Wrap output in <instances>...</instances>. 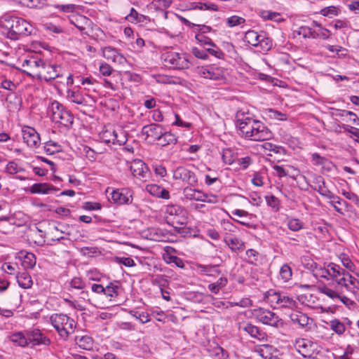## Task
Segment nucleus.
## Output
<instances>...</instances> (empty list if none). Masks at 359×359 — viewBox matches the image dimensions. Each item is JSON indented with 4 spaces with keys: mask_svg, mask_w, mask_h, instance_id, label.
Returning a JSON list of instances; mask_svg holds the SVG:
<instances>
[{
    "mask_svg": "<svg viewBox=\"0 0 359 359\" xmlns=\"http://www.w3.org/2000/svg\"><path fill=\"white\" fill-rule=\"evenodd\" d=\"M317 290L320 293L327 296L333 300L340 297V294L337 287L335 289H332L329 285L320 284L318 285Z\"/></svg>",
    "mask_w": 359,
    "mask_h": 359,
    "instance_id": "e433bc0d",
    "label": "nucleus"
},
{
    "mask_svg": "<svg viewBox=\"0 0 359 359\" xmlns=\"http://www.w3.org/2000/svg\"><path fill=\"white\" fill-rule=\"evenodd\" d=\"M304 222L297 218H288L287 226L292 231H298L304 228Z\"/></svg>",
    "mask_w": 359,
    "mask_h": 359,
    "instance_id": "603ef678",
    "label": "nucleus"
},
{
    "mask_svg": "<svg viewBox=\"0 0 359 359\" xmlns=\"http://www.w3.org/2000/svg\"><path fill=\"white\" fill-rule=\"evenodd\" d=\"M47 114L53 122L59 125V127L62 126L67 130L72 127L74 116L57 100L49 103Z\"/></svg>",
    "mask_w": 359,
    "mask_h": 359,
    "instance_id": "f03ea898",
    "label": "nucleus"
},
{
    "mask_svg": "<svg viewBox=\"0 0 359 359\" xmlns=\"http://www.w3.org/2000/svg\"><path fill=\"white\" fill-rule=\"evenodd\" d=\"M120 290V285L118 282H111L104 288V294L110 297V300L113 298L117 297L118 295V290Z\"/></svg>",
    "mask_w": 359,
    "mask_h": 359,
    "instance_id": "37998d69",
    "label": "nucleus"
},
{
    "mask_svg": "<svg viewBox=\"0 0 359 359\" xmlns=\"http://www.w3.org/2000/svg\"><path fill=\"white\" fill-rule=\"evenodd\" d=\"M162 135L158 138L156 144L161 147H166L170 145H175L177 143V135L171 131L167 130L165 128L162 131Z\"/></svg>",
    "mask_w": 359,
    "mask_h": 359,
    "instance_id": "c756f323",
    "label": "nucleus"
},
{
    "mask_svg": "<svg viewBox=\"0 0 359 359\" xmlns=\"http://www.w3.org/2000/svg\"><path fill=\"white\" fill-rule=\"evenodd\" d=\"M164 127L158 123H150L142 127L141 133L145 136V140L152 143L157 142L158 138L162 135Z\"/></svg>",
    "mask_w": 359,
    "mask_h": 359,
    "instance_id": "4468645a",
    "label": "nucleus"
},
{
    "mask_svg": "<svg viewBox=\"0 0 359 359\" xmlns=\"http://www.w3.org/2000/svg\"><path fill=\"white\" fill-rule=\"evenodd\" d=\"M239 330L243 331L248 334L252 338L256 339L260 341L267 340V334L259 327L252 324L251 323H242L239 325Z\"/></svg>",
    "mask_w": 359,
    "mask_h": 359,
    "instance_id": "f3484780",
    "label": "nucleus"
},
{
    "mask_svg": "<svg viewBox=\"0 0 359 359\" xmlns=\"http://www.w3.org/2000/svg\"><path fill=\"white\" fill-rule=\"evenodd\" d=\"M195 38L201 46H210L209 48L212 47V48L217 47L213 41L205 34H197Z\"/></svg>",
    "mask_w": 359,
    "mask_h": 359,
    "instance_id": "3c124183",
    "label": "nucleus"
},
{
    "mask_svg": "<svg viewBox=\"0 0 359 359\" xmlns=\"http://www.w3.org/2000/svg\"><path fill=\"white\" fill-rule=\"evenodd\" d=\"M27 336L28 343L33 345H48L50 344V339L45 337L38 329L27 331Z\"/></svg>",
    "mask_w": 359,
    "mask_h": 359,
    "instance_id": "a878e982",
    "label": "nucleus"
},
{
    "mask_svg": "<svg viewBox=\"0 0 359 359\" xmlns=\"http://www.w3.org/2000/svg\"><path fill=\"white\" fill-rule=\"evenodd\" d=\"M196 73L201 78L217 81L224 78V69L213 65L197 67Z\"/></svg>",
    "mask_w": 359,
    "mask_h": 359,
    "instance_id": "6e6552de",
    "label": "nucleus"
},
{
    "mask_svg": "<svg viewBox=\"0 0 359 359\" xmlns=\"http://www.w3.org/2000/svg\"><path fill=\"white\" fill-rule=\"evenodd\" d=\"M57 8L68 15L76 13L82 10L81 6L72 4L57 5Z\"/></svg>",
    "mask_w": 359,
    "mask_h": 359,
    "instance_id": "09e8293b",
    "label": "nucleus"
},
{
    "mask_svg": "<svg viewBox=\"0 0 359 359\" xmlns=\"http://www.w3.org/2000/svg\"><path fill=\"white\" fill-rule=\"evenodd\" d=\"M22 138L29 147H37L40 144V137L36 130L32 127L25 126L22 130Z\"/></svg>",
    "mask_w": 359,
    "mask_h": 359,
    "instance_id": "aec40b11",
    "label": "nucleus"
},
{
    "mask_svg": "<svg viewBox=\"0 0 359 359\" xmlns=\"http://www.w3.org/2000/svg\"><path fill=\"white\" fill-rule=\"evenodd\" d=\"M262 17L264 20H273L276 22H282L284 20L279 13L271 11H263L262 13Z\"/></svg>",
    "mask_w": 359,
    "mask_h": 359,
    "instance_id": "864d4df0",
    "label": "nucleus"
},
{
    "mask_svg": "<svg viewBox=\"0 0 359 359\" xmlns=\"http://www.w3.org/2000/svg\"><path fill=\"white\" fill-rule=\"evenodd\" d=\"M267 114L269 117L272 119L278 121H286L287 119V116L286 114L282 113L281 111L274 109H267Z\"/></svg>",
    "mask_w": 359,
    "mask_h": 359,
    "instance_id": "bf43d9fd",
    "label": "nucleus"
},
{
    "mask_svg": "<svg viewBox=\"0 0 359 359\" xmlns=\"http://www.w3.org/2000/svg\"><path fill=\"white\" fill-rule=\"evenodd\" d=\"M312 39H320L327 40L332 36L331 32L321 25L316 20L312 21Z\"/></svg>",
    "mask_w": 359,
    "mask_h": 359,
    "instance_id": "c85d7f7f",
    "label": "nucleus"
},
{
    "mask_svg": "<svg viewBox=\"0 0 359 359\" xmlns=\"http://www.w3.org/2000/svg\"><path fill=\"white\" fill-rule=\"evenodd\" d=\"M103 137H106L104 141L107 143H112L113 144H118L119 145L123 144L126 140L125 137H123L121 139L118 138V134L115 130L109 131L106 130L103 133Z\"/></svg>",
    "mask_w": 359,
    "mask_h": 359,
    "instance_id": "ea45409f",
    "label": "nucleus"
},
{
    "mask_svg": "<svg viewBox=\"0 0 359 359\" xmlns=\"http://www.w3.org/2000/svg\"><path fill=\"white\" fill-rule=\"evenodd\" d=\"M327 198L331 200L329 203L334 208L336 212L339 214H343V210L341 206H342V203H344V200L337 196H335L332 192L328 195Z\"/></svg>",
    "mask_w": 359,
    "mask_h": 359,
    "instance_id": "a18cd8bd",
    "label": "nucleus"
},
{
    "mask_svg": "<svg viewBox=\"0 0 359 359\" xmlns=\"http://www.w3.org/2000/svg\"><path fill=\"white\" fill-rule=\"evenodd\" d=\"M260 37L261 39L260 43H259V47H260L263 51L269 50L273 46L272 39L268 36V34L265 32H261Z\"/></svg>",
    "mask_w": 359,
    "mask_h": 359,
    "instance_id": "49530a36",
    "label": "nucleus"
},
{
    "mask_svg": "<svg viewBox=\"0 0 359 359\" xmlns=\"http://www.w3.org/2000/svg\"><path fill=\"white\" fill-rule=\"evenodd\" d=\"M163 260L167 264H174L177 267L183 269L184 267V264L183 260L175 255H172L168 253L164 254L163 256Z\"/></svg>",
    "mask_w": 359,
    "mask_h": 359,
    "instance_id": "8fccbe9b",
    "label": "nucleus"
},
{
    "mask_svg": "<svg viewBox=\"0 0 359 359\" xmlns=\"http://www.w3.org/2000/svg\"><path fill=\"white\" fill-rule=\"evenodd\" d=\"M130 169L134 177L146 182L150 177V170L146 163L140 159L132 161Z\"/></svg>",
    "mask_w": 359,
    "mask_h": 359,
    "instance_id": "2eb2a0df",
    "label": "nucleus"
},
{
    "mask_svg": "<svg viewBox=\"0 0 359 359\" xmlns=\"http://www.w3.org/2000/svg\"><path fill=\"white\" fill-rule=\"evenodd\" d=\"M295 349L304 357L313 355L316 351V345L309 339L299 338L294 342Z\"/></svg>",
    "mask_w": 359,
    "mask_h": 359,
    "instance_id": "6ab92c4d",
    "label": "nucleus"
},
{
    "mask_svg": "<svg viewBox=\"0 0 359 359\" xmlns=\"http://www.w3.org/2000/svg\"><path fill=\"white\" fill-rule=\"evenodd\" d=\"M224 242L228 245L230 250L234 252H240L245 250V243L238 237H232L228 233H225Z\"/></svg>",
    "mask_w": 359,
    "mask_h": 359,
    "instance_id": "bb28decb",
    "label": "nucleus"
},
{
    "mask_svg": "<svg viewBox=\"0 0 359 359\" xmlns=\"http://www.w3.org/2000/svg\"><path fill=\"white\" fill-rule=\"evenodd\" d=\"M50 321L60 336L64 339H67L69 335L74 332L76 323L73 318L66 314H53L50 317Z\"/></svg>",
    "mask_w": 359,
    "mask_h": 359,
    "instance_id": "7ed1b4c3",
    "label": "nucleus"
},
{
    "mask_svg": "<svg viewBox=\"0 0 359 359\" xmlns=\"http://www.w3.org/2000/svg\"><path fill=\"white\" fill-rule=\"evenodd\" d=\"M266 204L270 206L275 212H278L280 208V200L273 195L266 196L265 197Z\"/></svg>",
    "mask_w": 359,
    "mask_h": 359,
    "instance_id": "13d9d810",
    "label": "nucleus"
},
{
    "mask_svg": "<svg viewBox=\"0 0 359 359\" xmlns=\"http://www.w3.org/2000/svg\"><path fill=\"white\" fill-rule=\"evenodd\" d=\"M111 197L116 205L130 204L133 201V191L130 189H118L111 193Z\"/></svg>",
    "mask_w": 359,
    "mask_h": 359,
    "instance_id": "a211bd4d",
    "label": "nucleus"
},
{
    "mask_svg": "<svg viewBox=\"0 0 359 359\" xmlns=\"http://www.w3.org/2000/svg\"><path fill=\"white\" fill-rule=\"evenodd\" d=\"M297 306V302L286 292H281V297L276 308H286L293 309Z\"/></svg>",
    "mask_w": 359,
    "mask_h": 359,
    "instance_id": "c9c22d12",
    "label": "nucleus"
},
{
    "mask_svg": "<svg viewBox=\"0 0 359 359\" xmlns=\"http://www.w3.org/2000/svg\"><path fill=\"white\" fill-rule=\"evenodd\" d=\"M192 54L197 58L201 60H206L208 58V54L215 56L217 58H224V53L218 48H205L204 49H200L197 47H193L191 49Z\"/></svg>",
    "mask_w": 359,
    "mask_h": 359,
    "instance_id": "412c9836",
    "label": "nucleus"
},
{
    "mask_svg": "<svg viewBox=\"0 0 359 359\" xmlns=\"http://www.w3.org/2000/svg\"><path fill=\"white\" fill-rule=\"evenodd\" d=\"M16 278L19 286L22 288H30L33 284L32 277L27 271L18 273Z\"/></svg>",
    "mask_w": 359,
    "mask_h": 359,
    "instance_id": "58836bf2",
    "label": "nucleus"
},
{
    "mask_svg": "<svg viewBox=\"0 0 359 359\" xmlns=\"http://www.w3.org/2000/svg\"><path fill=\"white\" fill-rule=\"evenodd\" d=\"M189 58L190 56L186 53L174 51H167L161 55L165 66L176 69H189L191 65Z\"/></svg>",
    "mask_w": 359,
    "mask_h": 359,
    "instance_id": "20e7f679",
    "label": "nucleus"
},
{
    "mask_svg": "<svg viewBox=\"0 0 359 359\" xmlns=\"http://www.w3.org/2000/svg\"><path fill=\"white\" fill-rule=\"evenodd\" d=\"M260 36L261 32L258 33L255 30H248L245 34L244 41L252 46L259 47V43H260L261 39Z\"/></svg>",
    "mask_w": 359,
    "mask_h": 359,
    "instance_id": "79ce46f5",
    "label": "nucleus"
},
{
    "mask_svg": "<svg viewBox=\"0 0 359 359\" xmlns=\"http://www.w3.org/2000/svg\"><path fill=\"white\" fill-rule=\"evenodd\" d=\"M27 332L25 334L22 332H18L15 333L11 334L8 339L13 344L20 346H26L28 345V339H27Z\"/></svg>",
    "mask_w": 359,
    "mask_h": 359,
    "instance_id": "a19ab883",
    "label": "nucleus"
},
{
    "mask_svg": "<svg viewBox=\"0 0 359 359\" xmlns=\"http://www.w3.org/2000/svg\"><path fill=\"white\" fill-rule=\"evenodd\" d=\"M254 318L259 323L273 327L283 326V321L278 314L264 308H258L253 311Z\"/></svg>",
    "mask_w": 359,
    "mask_h": 359,
    "instance_id": "423d86ee",
    "label": "nucleus"
},
{
    "mask_svg": "<svg viewBox=\"0 0 359 359\" xmlns=\"http://www.w3.org/2000/svg\"><path fill=\"white\" fill-rule=\"evenodd\" d=\"M247 262L250 264H255L258 261L259 253L255 249L250 248L246 250Z\"/></svg>",
    "mask_w": 359,
    "mask_h": 359,
    "instance_id": "052dcab7",
    "label": "nucleus"
},
{
    "mask_svg": "<svg viewBox=\"0 0 359 359\" xmlns=\"http://www.w3.org/2000/svg\"><path fill=\"white\" fill-rule=\"evenodd\" d=\"M264 148L270 151H273L276 154H285L286 152L285 149L280 145H276L270 142H266L264 144Z\"/></svg>",
    "mask_w": 359,
    "mask_h": 359,
    "instance_id": "69168bd1",
    "label": "nucleus"
},
{
    "mask_svg": "<svg viewBox=\"0 0 359 359\" xmlns=\"http://www.w3.org/2000/svg\"><path fill=\"white\" fill-rule=\"evenodd\" d=\"M67 96L69 101L83 106L91 105V102H95V100L90 95L83 94L78 88L69 89Z\"/></svg>",
    "mask_w": 359,
    "mask_h": 359,
    "instance_id": "dca6fc26",
    "label": "nucleus"
},
{
    "mask_svg": "<svg viewBox=\"0 0 359 359\" xmlns=\"http://www.w3.org/2000/svg\"><path fill=\"white\" fill-rule=\"evenodd\" d=\"M312 22L310 26L303 25L299 27L297 34L302 35L304 39H312Z\"/></svg>",
    "mask_w": 359,
    "mask_h": 359,
    "instance_id": "0e129e2a",
    "label": "nucleus"
},
{
    "mask_svg": "<svg viewBox=\"0 0 359 359\" xmlns=\"http://www.w3.org/2000/svg\"><path fill=\"white\" fill-rule=\"evenodd\" d=\"M256 120L257 119L249 113L237 112L236 116V126L240 132L239 134L242 137L248 139Z\"/></svg>",
    "mask_w": 359,
    "mask_h": 359,
    "instance_id": "0eeeda50",
    "label": "nucleus"
},
{
    "mask_svg": "<svg viewBox=\"0 0 359 359\" xmlns=\"http://www.w3.org/2000/svg\"><path fill=\"white\" fill-rule=\"evenodd\" d=\"M330 279L334 280L338 285H346L345 277L347 272L339 265L334 263H330Z\"/></svg>",
    "mask_w": 359,
    "mask_h": 359,
    "instance_id": "5701e85b",
    "label": "nucleus"
},
{
    "mask_svg": "<svg viewBox=\"0 0 359 359\" xmlns=\"http://www.w3.org/2000/svg\"><path fill=\"white\" fill-rule=\"evenodd\" d=\"M0 25L7 37L18 40L32 34L34 27L25 19L13 15H4L0 20Z\"/></svg>",
    "mask_w": 359,
    "mask_h": 359,
    "instance_id": "f257e3e1",
    "label": "nucleus"
},
{
    "mask_svg": "<svg viewBox=\"0 0 359 359\" xmlns=\"http://www.w3.org/2000/svg\"><path fill=\"white\" fill-rule=\"evenodd\" d=\"M313 184L311 188L325 198H327L332 193L326 187L324 178L320 175H316L313 177Z\"/></svg>",
    "mask_w": 359,
    "mask_h": 359,
    "instance_id": "7c9ffc66",
    "label": "nucleus"
},
{
    "mask_svg": "<svg viewBox=\"0 0 359 359\" xmlns=\"http://www.w3.org/2000/svg\"><path fill=\"white\" fill-rule=\"evenodd\" d=\"M311 162L314 165H320L327 171L331 170L333 166L332 162L328 158L320 156L318 153L311 154Z\"/></svg>",
    "mask_w": 359,
    "mask_h": 359,
    "instance_id": "f704fd0d",
    "label": "nucleus"
},
{
    "mask_svg": "<svg viewBox=\"0 0 359 359\" xmlns=\"http://www.w3.org/2000/svg\"><path fill=\"white\" fill-rule=\"evenodd\" d=\"M281 297V292L273 289L269 290L264 294L265 301L273 308H276L280 297Z\"/></svg>",
    "mask_w": 359,
    "mask_h": 359,
    "instance_id": "4c0bfd02",
    "label": "nucleus"
},
{
    "mask_svg": "<svg viewBox=\"0 0 359 359\" xmlns=\"http://www.w3.org/2000/svg\"><path fill=\"white\" fill-rule=\"evenodd\" d=\"M272 349V346L270 345H263L261 348H259L257 351L259 355L262 356L264 359H271L272 355L271 354V350Z\"/></svg>",
    "mask_w": 359,
    "mask_h": 359,
    "instance_id": "774afa93",
    "label": "nucleus"
},
{
    "mask_svg": "<svg viewBox=\"0 0 359 359\" xmlns=\"http://www.w3.org/2000/svg\"><path fill=\"white\" fill-rule=\"evenodd\" d=\"M273 133L271 130L266 126L264 123L257 119L248 140L253 141H264L271 139Z\"/></svg>",
    "mask_w": 359,
    "mask_h": 359,
    "instance_id": "9b49d317",
    "label": "nucleus"
},
{
    "mask_svg": "<svg viewBox=\"0 0 359 359\" xmlns=\"http://www.w3.org/2000/svg\"><path fill=\"white\" fill-rule=\"evenodd\" d=\"M292 275V269L287 264L283 265L280 270V276L281 278L286 282L290 280Z\"/></svg>",
    "mask_w": 359,
    "mask_h": 359,
    "instance_id": "338daca9",
    "label": "nucleus"
},
{
    "mask_svg": "<svg viewBox=\"0 0 359 359\" xmlns=\"http://www.w3.org/2000/svg\"><path fill=\"white\" fill-rule=\"evenodd\" d=\"M125 8L129 10V13L125 17L128 22L133 24H143L150 21L148 16L139 13L133 7L126 5Z\"/></svg>",
    "mask_w": 359,
    "mask_h": 359,
    "instance_id": "393cba45",
    "label": "nucleus"
},
{
    "mask_svg": "<svg viewBox=\"0 0 359 359\" xmlns=\"http://www.w3.org/2000/svg\"><path fill=\"white\" fill-rule=\"evenodd\" d=\"M5 172L10 175H17L19 172H24V166L14 161L8 163L5 168Z\"/></svg>",
    "mask_w": 359,
    "mask_h": 359,
    "instance_id": "de8ad7c7",
    "label": "nucleus"
},
{
    "mask_svg": "<svg viewBox=\"0 0 359 359\" xmlns=\"http://www.w3.org/2000/svg\"><path fill=\"white\" fill-rule=\"evenodd\" d=\"M60 145L53 141H48L44 145V151L48 155L54 154L60 151Z\"/></svg>",
    "mask_w": 359,
    "mask_h": 359,
    "instance_id": "680f3d73",
    "label": "nucleus"
},
{
    "mask_svg": "<svg viewBox=\"0 0 359 359\" xmlns=\"http://www.w3.org/2000/svg\"><path fill=\"white\" fill-rule=\"evenodd\" d=\"M16 4L28 8H41L43 3L41 0H13Z\"/></svg>",
    "mask_w": 359,
    "mask_h": 359,
    "instance_id": "4d7b16f0",
    "label": "nucleus"
},
{
    "mask_svg": "<svg viewBox=\"0 0 359 359\" xmlns=\"http://www.w3.org/2000/svg\"><path fill=\"white\" fill-rule=\"evenodd\" d=\"M33 194H48L59 191V189L49 183H36L29 188Z\"/></svg>",
    "mask_w": 359,
    "mask_h": 359,
    "instance_id": "cd10ccee",
    "label": "nucleus"
},
{
    "mask_svg": "<svg viewBox=\"0 0 359 359\" xmlns=\"http://www.w3.org/2000/svg\"><path fill=\"white\" fill-rule=\"evenodd\" d=\"M102 55L108 61L115 64L123 65L127 61L126 58L119 53L118 49L111 46H107L102 48Z\"/></svg>",
    "mask_w": 359,
    "mask_h": 359,
    "instance_id": "4be33fe9",
    "label": "nucleus"
},
{
    "mask_svg": "<svg viewBox=\"0 0 359 359\" xmlns=\"http://www.w3.org/2000/svg\"><path fill=\"white\" fill-rule=\"evenodd\" d=\"M165 219L167 223L175 229H183L187 223L186 211L177 205H169L166 207Z\"/></svg>",
    "mask_w": 359,
    "mask_h": 359,
    "instance_id": "39448f33",
    "label": "nucleus"
},
{
    "mask_svg": "<svg viewBox=\"0 0 359 359\" xmlns=\"http://www.w3.org/2000/svg\"><path fill=\"white\" fill-rule=\"evenodd\" d=\"M19 257L22 261V266L25 269H31L36 265V257L34 253L26 251H20Z\"/></svg>",
    "mask_w": 359,
    "mask_h": 359,
    "instance_id": "473e14b6",
    "label": "nucleus"
},
{
    "mask_svg": "<svg viewBox=\"0 0 359 359\" xmlns=\"http://www.w3.org/2000/svg\"><path fill=\"white\" fill-rule=\"evenodd\" d=\"M219 266L217 264H196L195 265V271L200 276H206L210 277L216 278L222 273L219 269Z\"/></svg>",
    "mask_w": 359,
    "mask_h": 359,
    "instance_id": "b1692460",
    "label": "nucleus"
},
{
    "mask_svg": "<svg viewBox=\"0 0 359 359\" xmlns=\"http://www.w3.org/2000/svg\"><path fill=\"white\" fill-rule=\"evenodd\" d=\"M79 346L84 350H90L93 348V338L88 336H83L76 342Z\"/></svg>",
    "mask_w": 359,
    "mask_h": 359,
    "instance_id": "6e6d98bb",
    "label": "nucleus"
},
{
    "mask_svg": "<svg viewBox=\"0 0 359 359\" xmlns=\"http://www.w3.org/2000/svg\"><path fill=\"white\" fill-rule=\"evenodd\" d=\"M245 22V19L238 15H232L226 19V25L229 27H233L238 25H241L244 24Z\"/></svg>",
    "mask_w": 359,
    "mask_h": 359,
    "instance_id": "e2e57ef3",
    "label": "nucleus"
},
{
    "mask_svg": "<svg viewBox=\"0 0 359 359\" xmlns=\"http://www.w3.org/2000/svg\"><path fill=\"white\" fill-rule=\"evenodd\" d=\"M330 326L331 330L339 335L344 334L346 330L344 324L338 319L332 320Z\"/></svg>",
    "mask_w": 359,
    "mask_h": 359,
    "instance_id": "5fc2aeb1",
    "label": "nucleus"
},
{
    "mask_svg": "<svg viewBox=\"0 0 359 359\" xmlns=\"http://www.w3.org/2000/svg\"><path fill=\"white\" fill-rule=\"evenodd\" d=\"M173 179L180 180L191 187H195L198 183V178L194 172L184 166H179L173 170Z\"/></svg>",
    "mask_w": 359,
    "mask_h": 359,
    "instance_id": "f8f14e48",
    "label": "nucleus"
},
{
    "mask_svg": "<svg viewBox=\"0 0 359 359\" xmlns=\"http://www.w3.org/2000/svg\"><path fill=\"white\" fill-rule=\"evenodd\" d=\"M44 62L38 55H28L22 64L23 72L29 76H37V72L43 68Z\"/></svg>",
    "mask_w": 359,
    "mask_h": 359,
    "instance_id": "1a4fd4ad",
    "label": "nucleus"
},
{
    "mask_svg": "<svg viewBox=\"0 0 359 359\" xmlns=\"http://www.w3.org/2000/svg\"><path fill=\"white\" fill-rule=\"evenodd\" d=\"M227 283V278L222 276L216 282L209 284L208 288L212 293L217 294L221 289L226 287Z\"/></svg>",
    "mask_w": 359,
    "mask_h": 359,
    "instance_id": "c03bdc74",
    "label": "nucleus"
},
{
    "mask_svg": "<svg viewBox=\"0 0 359 359\" xmlns=\"http://www.w3.org/2000/svg\"><path fill=\"white\" fill-rule=\"evenodd\" d=\"M290 318L294 324L302 327H306L311 320L306 313L299 311H293L290 315Z\"/></svg>",
    "mask_w": 359,
    "mask_h": 359,
    "instance_id": "72a5a7b5",
    "label": "nucleus"
},
{
    "mask_svg": "<svg viewBox=\"0 0 359 359\" xmlns=\"http://www.w3.org/2000/svg\"><path fill=\"white\" fill-rule=\"evenodd\" d=\"M145 189L153 196L163 199L170 198V192L160 185L156 184H147Z\"/></svg>",
    "mask_w": 359,
    "mask_h": 359,
    "instance_id": "2f4dec72",
    "label": "nucleus"
},
{
    "mask_svg": "<svg viewBox=\"0 0 359 359\" xmlns=\"http://www.w3.org/2000/svg\"><path fill=\"white\" fill-rule=\"evenodd\" d=\"M69 22L74 25L83 34H88V31L92 29L93 22L92 20L78 11L76 13L70 14L67 15Z\"/></svg>",
    "mask_w": 359,
    "mask_h": 359,
    "instance_id": "9d476101",
    "label": "nucleus"
},
{
    "mask_svg": "<svg viewBox=\"0 0 359 359\" xmlns=\"http://www.w3.org/2000/svg\"><path fill=\"white\" fill-rule=\"evenodd\" d=\"M37 76L46 81H53L62 76V67L59 65L44 62L43 68L37 72Z\"/></svg>",
    "mask_w": 359,
    "mask_h": 359,
    "instance_id": "ddd939ff",
    "label": "nucleus"
}]
</instances>
